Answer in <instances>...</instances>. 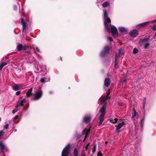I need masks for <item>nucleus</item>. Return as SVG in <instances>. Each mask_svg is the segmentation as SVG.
<instances>
[{"instance_id":"f257e3e1","label":"nucleus","mask_w":156,"mask_h":156,"mask_svg":"<svg viewBox=\"0 0 156 156\" xmlns=\"http://www.w3.org/2000/svg\"><path fill=\"white\" fill-rule=\"evenodd\" d=\"M109 93H108L105 97H102L100 98L101 101L103 103H105V104L103 105V106L101 108L99 112L101 113V115L99 117L100 121L98 123L99 126L101 125L104 120V115L105 114V109L106 108V101L110 97L109 96Z\"/></svg>"},{"instance_id":"f03ea898","label":"nucleus","mask_w":156,"mask_h":156,"mask_svg":"<svg viewBox=\"0 0 156 156\" xmlns=\"http://www.w3.org/2000/svg\"><path fill=\"white\" fill-rule=\"evenodd\" d=\"M109 93H108L105 97H102L100 98L101 101L103 103H105V104L103 105V106L101 108L99 112L101 113V115L99 117L100 121L98 123L99 126L101 125L104 120V115L105 114V109L106 108V101L110 97L109 96Z\"/></svg>"},{"instance_id":"7ed1b4c3","label":"nucleus","mask_w":156,"mask_h":156,"mask_svg":"<svg viewBox=\"0 0 156 156\" xmlns=\"http://www.w3.org/2000/svg\"><path fill=\"white\" fill-rule=\"evenodd\" d=\"M104 24L106 29L108 32H110V27L107 24V22L110 24L111 25V20L108 17V14L106 10L104 11Z\"/></svg>"},{"instance_id":"20e7f679","label":"nucleus","mask_w":156,"mask_h":156,"mask_svg":"<svg viewBox=\"0 0 156 156\" xmlns=\"http://www.w3.org/2000/svg\"><path fill=\"white\" fill-rule=\"evenodd\" d=\"M71 147V146L70 144H68L62 151L61 156H68L70 153Z\"/></svg>"},{"instance_id":"39448f33","label":"nucleus","mask_w":156,"mask_h":156,"mask_svg":"<svg viewBox=\"0 0 156 156\" xmlns=\"http://www.w3.org/2000/svg\"><path fill=\"white\" fill-rule=\"evenodd\" d=\"M119 54L118 55L117 54H116V56H115V66L116 68V66L117 65L118 63V60L117 58H118L119 57V56L121 55H123L124 54L123 50L122 48H120L119 49Z\"/></svg>"},{"instance_id":"423d86ee","label":"nucleus","mask_w":156,"mask_h":156,"mask_svg":"<svg viewBox=\"0 0 156 156\" xmlns=\"http://www.w3.org/2000/svg\"><path fill=\"white\" fill-rule=\"evenodd\" d=\"M138 34V31L136 30H132L129 32V35L132 37H136Z\"/></svg>"},{"instance_id":"0eeeda50","label":"nucleus","mask_w":156,"mask_h":156,"mask_svg":"<svg viewBox=\"0 0 156 156\" xmlns=\"http://www.w3.org/2000/svg\"><path fill=\"white\" fill-rule=\"evenodd\" d=\"M155 22H156V20H155L152 21H149L147 22H144L142 23H140L138 25H137L136 26V27H144L146 25H148L150 23H154Z\"/></svg>"},{"instance_id":"6e6552de","label":"nucleus","mask_w":156,"mask_h":156,"mask_svg":"<svg viewBox=\"0 0 156 156\" xmlns=\"http://www.w3.org/2000/svg\"><path fill=\"white\" fill-rule=\"evenodd\" d=\"M1 138H0V140ZM0 147H1V151L3 153L4 150H7V148L5 145L3 143L2 141H0Z\"/></svg>"},{"instance_id":"1a4fd4ad","label":"nucleus","mask_w":156,"mask_h":156,"mask_svg":"<svg viewBox=\"0 0 156 156\" xmlns=\"http://www.w3.org/2000/svg\"><path fill=\"white\" fill-rule=\"evenodd\" d=\"M27 48V46L26 45L23 46L21 44H18L17 45V48L19 51H24L26 50Z\"/></svg>"},{"instance_id":"9d476101","label":"nucleus","mask_w":156,"mask_h":156,"mask_svg":"<svg viewBox=\"0 0 156 156\" xmlns=\"http://www.w3.org/2000/svg\"><path fill=\"white\" fill-rule=\"evenodd\" d=\"M42 94V91L41 90H39L35 94L34 99L37 100L39 99L41 97Z\"/></svg>"},{"instance_id":"9b49d317","label":"nucleus","mask_w":156,"mask_h":156,"mask_svg":"<svg viewBox=\"0 0 156 156\" xmlns=\"http://www.w3.org/2000/svg\"><path fill=\"white\" fill-rule=\"evenodd\" d=\"M109 48L108 46H106L104 48V50L101 53V56H103L104 55L108 53L109 51Z\"/></svg>"},{"instance_id":"f8f14e48","label":"nucleus","mask_w":156,"mask_h":156,"mask_svg":"<svg viewBox=\"0 0 156 156\" xmlns=\"http://www.w3.org/2000/svg\"><path fill=\"white\" fill-rule=\"evenodd\" d=\"M26 102V100L25 98L23 99L22 100L19 101L17 103V106H16V108H17V107L20 106H22L24 103H25Z\"/></svg>"},{"instance_id":"ddd939ff","label":"nucleus","mask_w":156,"mask_h":156,"mask_svg":"<svg viewBox=\"0 0 156 156\" xmlns=\"http://www.w3.org/2000/svg\"><path fill=\"white\" fill-rule=\"evenodd\" d=\"M125 124V122L122 121V122L119 123L117 125H116V130L119 131V130Z\"/></svg>"},{"instance_id":"4468645a","label":"nucleus","mask_w":156,"mask_h":156,"mask_svg":"<svg viewBox=\"0 0 156 156\" xmlns=\"http://www.w3.org/2000/svg\"><path fill=\"white\" fill-rule=\"evenodd\" d=\"M90 129V128L88 129H84L82 132V135H85L84 136H89V133Z\"/></svg>"},{"instance_id":"2eb2a0df","label":"nucleus","mask_w":156,"mask_h":156,"mask_svg":"<svg viewBox=\"0 0 156 156\" xmlns=\"http://www.w3.org/2000/svg\"><path fill=\"white\" fill-rule=\"evenodd\" d=\"M110 79L108 78H106L104 82L105 86L106 87H108L110 84Z\"/></svg>"},{"instance_id":"dca6fc26","label":"nucleus","mask_w":156,"mask_h":156,"mask_svg":"<svg viewBox=\"0 0 156 156\" xmlns=\"http://www.w3.org/2000/svg\"><path fill=\"white\" fill-rule=\"evenodd\" d=\"M111 32L113 34H116L117 32V29L115 27L113 26L111 29Z\"/></svg>"},{"instance_id":"f3484780","label":"nucleus","mask_w":156,"mask_h":156,"mask_svg":"<svg viewBox=\"0 0 156 156\" xmlns=\"http://www.w3.org/2000/svg\"><path fill=\"white\" fill-rule=\"evenodd\" d=\"M12 89L14 90L17 91L18 90L20 89L21 88L20 85H18L16 84L12 87Z\"/></svg>"},{"instance_id":"a211bd4d","label":"nucleus","mask_w":156,"mask_h":156,"mask_svg":"<svg viewBox=\"0 0 156 156\" xmlns=\"http://www.w3.org/2000/svg\"><path fill=\"white\" fill-rule=\"evenodd\" d=\"M90 120V116H85L83 118V120L86 123L89 122Z\"/></svg>"},{"instance_id":"6ab92c4d","label":"nucleus","mask_w":156,"mask_h":156,"mask_svg":"<svg viewBox=\"0 0 156 156\" xmlns=\"http://www.w3.org/2000/svg\"><path fill=\"white\" fill-rule=\"evenodd\" d=\"M78 149L77 148H75L73 152L74 156H78Z\"/></svg>"},{"instance_id":"aec40b11","label":"nucleus","mask_w":156,"mask_h":156,"mask_svg":"<svg viewBox=\"0 0 156 156\" xmlns=\"http://www.w3.org/2000/svg\"><path fill=\"white\" fill-rule=\"evenodd\" d=\"M32 88L30 89L26 94V96L28 97L30 96L32 94Z\"/></svg>"},{"instance_id":"412c9836","label":"nucleus","mask_w":156,"mask_h":156,"mask_svg":"<svg viewBox=\"0 0 156 156\" xmlns=\"http://www.w3.org/2000/svg\"><path fill=\"white\" fill-rule=\"evenodd\" d=\"M7 65V63L5 62H2L0 65V70H1L2 69L3 67Z\"/></svg>"},{"instance_id":"4be33fe9","label":"nucleus","mask_w":156,"mask_h":156,"mask_svg":"<svg viewBox=\"0 0 156 156\" xmlns=\"http://www.w3.org/2000/svg\"><path fill=\"white\" fill-rule=\"evenodd\" d=\"M109 5V3L106 2L103 3L102 4V6L104 7H106Z\"/></svg>"},{"instance_id":"5701e85b","label":"nucleus","mask_w":156,"mask_h":156,"mask_svg":"<svg viewBox=\"0 0 156 156\" xmlns=\"http://www.w3.org/2000/svg\"><path fill=\"white\" fill-rule=\"evenodd\" d=\"M119 31L122 33H123L126 31V29H125V28L122 27H119Z\"/></svg>"},{"instance_id":"b1692460","label":"nucleus","mask_w":156,"mask_h":156,"mask_svg":"<svg viewBox=\"0 0 156 156\" xmlns=\"http://www.w3.org/2000/svg\"><path fill=\"white\" fill-rule=\"evenodd\" d=\"M118 119H110V122L112 123H116L117 122Z\"/></svg>"},{"instance_id":"393cba45","label":"nucleus","mask_w":156,"mask_h":156,"mask_svg":"<svg viewBox=\"0 0 156 156\" xmlns=\"http://www.w3.org/2000/svg\"><path fill=\"white\" fill-rule=\"evenodd\" d=\"M144 119H142L141 120L140 122V125L141 127H143L144 126Z\"/></svg>"},{"instance_id":"a878e982","label":"nucleus","mask_w":156,"mask_h":156,"mask_svg":"<svg viewBox=\"0 0 156 156\" xmlns=\"http://www.w3.org/2000/svg\"><path fill=\"white\" fill-rule=\"evenodd\" d=\"M22 24H23V31H24L26 28V23L25 22Z\"/></svg>"},{"instance_id":"bb28decb","label":"nucleus","mask_w":156,"mask_h":156,"mask_svg":"<svg viewBox=\"0 0 156 156\" xmlns=\"http://www.w3.org/2000/svg\"><path fill=\"white\" fill-rule=\"evenodd\" d=\"M149 39L147 38H145L142 40L141 41L143 43L146 42L148 41Z\"/></svg>"},{"instance_id":"cd10ccee","label":"nucleus","mask_w":156,"mask_h":156,"mask_svg":"<svg viewBox=\"0 0 156 156\" xmlns=\"http://www.w3.org/2000/svg\"><path fill=\"white\" fill-rule=\"evenodd\" d=\"M150 45V44L146 42L145 44L144 48H146Z\"/></svg>"},{"instance_id":"c85d7f7f","label":"nucleus","mask_w":156,"mask_h":156,"mask_svg":"<svg viewBox=\"0 0 156 156\" xmlns=\"http://www.w3.org/2000/svg\"><path fill=\"white\" fill-rule=\"evenodd\" d=\"M138 50L136 48H134L133 50V53L134 54H136L137 53Z\"/></svg>"},{"instance_id":"c756f323","label":"nucleus","mask_w":156,"mask_h":156,"mask_svg":"<svg viewBox=\"0 0 156 156\" xmlns=\"http://www.w3.org/2000/svg\"><path fill=\"white\" fill-rule=\"evenodd\" d=\"M18 115H16L13 119V121L15 122V120L18 118Z\"/></svg>"},{"instance_id":"7c9ffc66","label":"nucleus","mask_w":156,"mask_h":156,"mask_svg":"<svg viewBox=\"0 0 156 156\" xmlns=\"http://www.w3.org/2000/svg\"><path fill=\"white\" fill-rule=\"evenodd\" d=\"M8 127H9V125L7 123L5 124L4 126V128L5 129H8Z\"/></svg>"},{"instance_id":"2f4dec72","label":"nucleus","mask_w":156,"mask_h":156,"mask_svg":"<svg viewBox=\"0 0 156 156\" xmlns=\"http://www.w3.org/2000/svg\"><path fill=\"white\" fill-rule=\"evenodd\" d=\"M97 156H103L102 154L100 151H99L97 154Z\"/></svg>"},{"instance_id":"473e14b6","label":"nucleus","mask_w":156,"mask_h":156,"mask_svg":"<svg viewBox=\"0 0 156 156\" xmlns=\"http://www.w3.org/2000/svg\"><path fill=\"white\" fill-rule=\"evenodd\" d=\"M152 29L154 30H156V25H154L153 26Z\"/></svg>"},{"instance_id":"72a5a7b5","label":"nucleus","mask_w":156,"mask_h":156,"mask_svg":"<svg viewBox=\"0 0 156 156\" xmlns=\"http://www.w3.org/2000/svg\"><path fill=\"white\" fill-rule=\"evenodd\" d=\"M90 145V144L89 143L88 144H87L86 146V147H85V149H86V151H87V149L89 146Z\"/></svg>"},{"instance_id":"f704fd0d","label":"nucleus","mask_w":156,"mask_h":156,"mask_svg":"<svg viewBox=\"0 0 156 156\" xmlns=\"http://www.w3.org/2000/svg\"><path fill=\"white\" fill-rule=\"evenodd\" d=\"M136 112H135V111H134V112L133 114V115H132V117H135L136 116Z\"/></svg>"},{"instance_id":"c9c22d12","label":"nucleus","mask_w":156,"mask_h":156,"mask_svg":"<svg viewBox=\"0 0 156 156\" xmlns=\"http://www.w3.org/2000/svg\"><path fill=\"white\" fill-rule=\"evenodd\" d=\"M96 151V146H94V148L92 150V152L93 153H94Z\"/></svg>"},{"instance_id":"e433bc0d","label":"nucleus","mask_w":156,"mask_h":156,"mask_svg":"<svg viewBox=\"0 0 156 156\" xmlns=\"http://www.w3.org/2000/svg\"><path fill=\"white\" fill-rule=\"evenodd\" d=\"M108 39L110 41H113L112 38L110 37H108Z\"/></svg>"},{"instance_id":"4c0bfd02","label":"nucleus","mask_w":156,"mask_h":156,"mask_svg":"<svg viewBox=\"0 0 156 156\" xmlns=\"http://www.w3.org/2000/svg\"><path fill=\"white\" fill-rule=\"evenodd\" d=\"M17 111V110L16 109H14L12 111L13 114H14Z\"/></svg>"},{"instance_id":"58836bf2","label":"nucleus","mask_w":156,"mask_h":156,"mask_svg":"<svg viewBox=\"0 0 156 156\" xmlns=\"http://www.w3.org/2000/svg\"><path fill=\"white\" fill-rule=\"evenodd\" d=\"M20 91H18L16 92V94L17 95H19L20 94Z\"/></svg>"},{"instance_id":"ea45409f","label":"nucleus","mask_w":156,"mask_h":156,"mask_svg":"<svg viewBox=\"0 0 156 156\" xmlns=\"http://www.w3.org/2000/svg\"><path fill=\"white\" fill-rule=\"evenodd\" d=\"M3 135V132L2 131H0V136H2Z\"/></svg>"},{"instance_id":"a19ab883","label":"nucleus","mask_w":156,"mask_h":156,"mask_svg":"<svg viewBox=\"0 0 156 156\" xmlns=\"http://www.w3.org/2000/svg\"><path fill=\"white\" fill-rule=\"evenodd\" d=\"M40 81L41 83H44L45 81V80L43 78H42L41 79Z\"/></svg>"},{"instance_id":"79ce46f5","label":"nucleus","mask_w":156,"mask_h":156,"mask_svg":"<svg viewBox=\"0 0 156 156\" xmlns=\"http://www.w3.org/2000/svg\"><path fill=\"white\" fill-rule=\"evenodd\" d=\"M21 23H25L24 22V20H23V18H22L21 19Z\"/></svg>"},{"instance_id":"37998d69","label":"nucleus","mask_w":156,"mask_h":156,"mask_svg":"<svg viewBox=\"0 0 156 156\" xmlns=\"http://www.w3.org/2000/svg\"><path fill=\"white\" fill-rule=\"evenodd\" d=\"M16 9H17V7L16 6H15V5L14 6V10H16Z\"/></svg>"},{"instance_id":"c03bdc74","label":"nucleus","mask_w":156,"mask_h":156,"mask_svg":"<svg viewBox=\"0 0 156 156\" xmlns=\"http://www.w3.org/2000/svg\"><path fill=\"white\" fill-rule=\"evenodd\" d=\"M36 49L37 51H38V52L40 51L39 48L37 47H36Z\"/></svg>"},{"instance_id":"a18cd8bd","label":"nucleus","mask_w":156,"mask_h":156,"mask_svg":"<svg viewBox=\"0 0 156 156\" xmlns=\"http://www.w3.org/2000/svg\"><path fill=\"white\" fill-rule=\"evenodd\" d=\"M32 47H33V48L34 49H35V48H36V47L35 46V45H33V46H32Z\"/></svg>"},{"instance_id":"49530a36","label":"nucleus","mask_w":156,"mask_h":156,"mask_svg":"<svg viewBox=\"0 0 156 156\" xmlns=\"http://www.w3.org/2000/svg\"><path fill=\"white\" fill-rule=\"evenodd\" d=\"M126 80H124L123 81V83H126Z\"/></svg>"},{"instance_id":"de8ad7c7","label":"nucleus","mask_w":156,"mask_h":156,"mask_svg":"<svg viewBox=\"0 0 156 156\" xmlns=\"http://www.w3.org/2000/svg\"><path fill=\"white\" fill-rule=\"evenodd\" d=\"M82 156H85V153H84V154H83Z\"/></svg>"},{"instance_id":"09e8293b","label":"nucleus","mask_w":156,"mask_h":156,"mask_svg":"<svg viewBox=\"0 0 156 156\" xmlns=\"http://www.w3.org/2000/svg\"><path fill=\"white\" fill-rule=\"evenodd\" d=\"M107 143H108V142H105V144H107Z\"/></svg>"},{"instance_id":"8fccbe9b","label":"nucleus","mask_w":156,"mask_h":156,"mask_svg":"<svg viewBox=\"0 0 156 156\" xmlns=\"http://www.w3.org/2000/svg\"><path fill=\"white\" fill-rule=\"evenodd\" d=\"M156 36V33H155V34L154 36Z\"/></svg>"},{"instance_id":"3c124183","label":"nucleus","mask_w":156,"mask_h":156,"mask_svg":"<svg viewBox=\"0 0 156 156\" xmlns=\"http://www.w3.org/2000/svg\"><path fill=\"white\" fill-rule=\"evenodd\" d=\"M86 137H85V138L84 139V140L86 139Z\"/></svg>"},{"instance_id":"603ef678","label":"nucleus","mask_w":156,"mask_h":156,"mask_svg":"<svg viewBox=\"0 0 156 156\" xmlns=\"http://www.w3.org/2000/svg\"><path fill=\"white\" fill-rule=\"evenodd\" d=\"M1 118H0V121H1Z\"/></svg>"},{"instance_id":"864d4df0","label":"nucleus","mask_w":156,"mask_h":156,"mask_svg":"<svg viewBox=\"0 0 156 156\" xmlns=\"http://www.w3.org/2000/svg\"><path fill=\"white\" fill-rule=\"evenodd\" d=\"M4 156H5L4 155Z\"/></svg>"}]
</instances>
